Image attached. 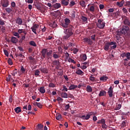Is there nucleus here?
Masks as SVG:
<instances>
[{"mask_svg":"<svg viewBox=\"0 0 130 130\" xmlns=\"http://www.w3.org/2000/svg\"><path fill=\"white\" fill-rule=\"evenodd\" d=\"M74 26L73 25H69L66 28H64V33L66 35L63 37V39L67 40L70 38V36H72L74 34Z\"/></svg>","mask_w":130,"mask_h":130,"instance_id":"f257e3e1","label":"nucleus"},{"mask_svg":"<svg viewBox=\"0 0 130 130\" xmlns=\"http://www.w3.org/2000/svg\"><path fill=\"white\" fill-rule=\"evenodd\" d=\"M96 26L99 29H103L105 27V22L103 21L102 19H99L98 20V22L96 23Z\"/></svg>","mask_w":130,"mask_h":130,"instance_id":"f03ea898","label":"nucleus"},{"mask_svg":"<svg viewBox=\"0 0 130 130\" xmlns=\"http://www.w3.org/2000/svg\"><path fill=\"white\" fill-rule=\"evenodd\" d=\"M64 23H61L60 25L62 28H68L70 26H72V25H70L71 23V20L69 18H66L64 20Z\"/></svg>","mask_w":130,"mask_h":130,"instance_id":"7ed1b4c3","label":"nucleus"},{"mask_svg":"<svg viewBox=\"0 0 130 130\" xmlns=\"http://www.w3.org/2000/svg\"><path fill=\"white\" fill-rule=\"evenodd\" d=\"M113 44H115V42H107L105 43L104 46V49L106 51H108L109 50V47H110V45H113Z\"/></svg>","mask_w":130,"mask_h":130,"instance_id":"20e7f679","label":"nucleus"},{"mask_svg":"<svg viewBox=\"0 0 130 130\" xmlns=\"http://www.w3.org/2000/svg\"><path fill=\"white\" fill-rule=\"evenodd\" d=\"M122 19L123 21V23L125 25H127V26H129L130 27L129 18L126 16L123 15L122 16Z\"/></svg>","mask_w":130,"mask_h":130,"instance_id":"39448f33","label":"nucleus"},{"mask_svg":"<svg viewBox=\"0 0 130 130\" xmlns=\"http://www.w3.org/2000/svg\"><path fill=\"white\" fill-rule=\"evenodd\" d=\"M1 4L3 8H8L10 5V2L9 0H1Z\"/></svg>","mask_w":130,"mask_h":130,"instance_id":"423d86ee","label":"nucleus"},{"mask_svg":"<svg viewBox=\"0 0 130 130\" xmlns=\"http://www.w3.org/2000/svg\"><path fill=\"white\" fill-rule=\"evenodd\" d=\"M127 31H129V27L126 25L123 26L121 30V33L122 34H126L127 33Z\"/></svg>","mask_w":130,"mask_h":130,"instance_id":"0eeeda50","label":"nucleus"},{"mask_svg":"<svg viewBox=\"0 0 130 130\" xmlns=\"http://www.w3.org/2000/svg\"><path fill=\"white\" fill-rule=\"evenodd\" d=\"M108 94L110 98L113 97V89L112 88V86H110V88L108 89Z\"/></svg>","mask_w":130,"mask_h":130,"instance_id":"6e6552de","label":"nucleus"},{"mask_svg":"<svg viewBox=\"0 0 130 130\" xmlns=\"http://www.w3.org/2000/svg\"><path fill=\"white\" fill-rule=\"evenodd\" d=\"M83 41L84 42L88 43V45H92V44H93V41H91L90 39L87 38L83 39Z\"/></svg>","mask_w":130,"mask_h":130,"instance_id":"1a4fd4ad","label":"nucleus"},{"mask_svg":"<svg viewBox=\"0 0 130 130\" xmlns=\"http://www.w3.org/2000/svg\"><path fill=\"white\" fill-rule=\"evenodd\" d=\"M75 73L77 75H78L79 76H84V72L81 70V69H80L79 68H78L76 70V71Z\"/></svg>","mask_w":130,"mask_h":130,"instance_id":"9d476101","label":"nucleus"},{"mask_svg":"<svg viewBox=\"0 0 130 130\" xmlns=\"http://www.w3.org/2000/svg\"><path fill=\"white\" fill-rule=\"evenodd\" d=\"M16 23L18 25H22L23 24V20L20 17H17L16 20Z\"/></svg>","mask_w":130,"mask_h":130,"instance_id":"9b49d317","label":"nucleus"},{"mask_svg":"<svg viewBox=\"0 0 130 130\" xmlns=\"http://www.w3.org/2000/svg\"><path fill=\"white\" fill-rule=\"evenodd\" d=\"M42 56L45 58L46 57V54L47 53V49H43L41 51Z\"/></svg>","mask_w":130,"mask_h":130,"instance_id":"f8f14e48","label":"nucleus"},{"mask_svg":"<svg viewBox=\"0 0 130 130\" xmlns=\"http://www.w3.org/2000/svg\"><path fill=\"white\" fill-rule=\"evenodd\" d=\"M61 4L62 6H68L70 4V0H62Z\"/></svg>","mask_w":130,"mask_h":130,"instance_id":"ddd939ff","label":"nucleus"},{"mask_svg":"<svg viewBox=\"0 0 130 130\" xmlns=\"http://www.w3.org/2000/svg\"><path fill=\"white\" fill-rule=\"evenodd\" d=\"M123 4H124V0H122L120 2H117V5L120 8H121V7H123Z\"/></svg>","mask_w":130,"mask_h":130,"instance_id":"4468645a","label":"nucleus"},{"mask_svg":"<svg viewBox=\"0 0 130 130\" xmlns=\"http://www.w3.org/2000/svg\"><path fill=\"white\" fill-rule=\"evenodd\" d=\"M43 126H44L43 125L41 124H38L36 126L37 130H43Z\"/></svg>","mask_w":130,"mask_h":130,"instance_id":"2eb2a0df","label":"nucleus"},{"mask_svg":"<svg viewBox=\"0 0 130 130\" xmlns=\"http://www.w3.org/2000/svg\"><path fill=\"white\" fill-rule=\"evenodd\" d=\"M99 96L100 97H102V96H106V91L105 90L101 91L99 94Z\"/></svg>","mask_w":130,"mask_h":130,"instance_id":"dca6fc26","label":"nucleus"},{"mask_svg":"<svg viewBox=\"0 0 130 130\" xmlns=\"http://www.w3.org/2000/svg\"><path fill=\"white\" fill-rule=\"evenodd\" d=\"M90 117V115L88 114H87L86 116L82 115L81 118L83 119H85L86 120H88V119H89Z\"/></svg>","mask_w":130,"mask_h":130,"instance_id":"f3484780","label":"nucleus"},{"mask_svg":"<svg viewBox=\"0 0 130 130\" xmlns=\"http://www.w3.org/2000/svg\"><path fill=\"white\" fill-rule=\"evenodd\" d=\"M40 71L41 73H43L44 74H48V70L46 68H41L40 69Z\"/></svg>","mask_w":130,"mask_h":130,"instance_id":"a211bd4d","label":"nucleus"},{"mask_svg":"<svg viewBox=\"0 0 130 130\" xmlns=\"http://www.w3.org/2000/svg\"><path fill=\"white\" fill-rule=\"evenodd\" d=\"M76 88H78V85H75L74 84H71L70 86L69 87V90H75V89H76Z\"/></svg>","mask_w":130,"mask_h":130,"instance_id":"6ab92c4d","label":"nucleus"},{"mask_svg":"<svg viewBox=\"0 0 130 130\" xmlns=\"http://www.w3.org/2000/svg\"><path fill=\"white\" fill-rule=\"evenodd\" d=\"M61 7V6L59 3H56L55 4L53 5V8H54V9H59V8H60Z\"/></svg>","mask_w":130,"mask_h":130,"instance_id":"aec40b11","label":"nucleus"},{"mask_svg":"<svg viewBox=\"0 0 130 130\" xmlns=\"http://www.w3.org/2000/svg\"><path fill=\"white\" fill-rule=\"evenodd\" d=\"M11 42H12V43H17V42H18V39H17L16 37H12L11 38Z\"/></svg>","mask_w":130,"mask_h":130,"instance_id":"412c9836","label":"nucleus"},{"mask_svg":"<svg viewBox=\"0 0 130 130\" xmlns=\"http://www.w3.org/2000/svg\"><path fill=\"white\" fill-rule=\"evenodd\" d=\"M126 58L124 59V60H125V61H128V60H129V59H130V53L129 52L126 53Z\"/></svg>","mask_w":130,"mask_h":130,"instance_id":"4be33fe9","label":"nucleus"},{"mask_svg":"<svg viewBox=\"0 0 130 130\" xmlns=\"http://www.w3.org/2000/svg\"><path fill=\"white\" fill-rule=\"evenodd\" d=\"M14 111H15L16 113H20L22 111V110H21V107H17L15 109Z\"/></svg>","mask_w":130,"mask_h":130,"instance_id":"5701e85b","label":"nucleus"},{"mask_svg":"<svg viewBox=\"0 0 130 130\" xmlns=\"http://www.w3.org/2000/svg\"><path fill=\"white\" fill-rule=\"evenodd\" d=\"M53 64L54 66H56L58 68H59V60H55L53 61Z\"/></svg>","mask_w":130,"mask_h":130,"instance_id":"b1692460","label":"nucleus"},{"mask_svg":"<svg viewBox=\"0 0 130 130\" xmlns=\"http://www.w3.org/2000/svg\"><path fill=\"white\" fill-rule=\"evenodd\" d=\"M39 91L42 94H44V93H45V88L44 86L41 87Z\"/></svg>","mask_w":130,"mask_h":130,"instance_id":"393cba45","label":"nucleus"},{"mask_svg":"<svg viewBox=\"0 0 130 130\" xmlns=\"http://www.w3.org/2000/svg\"><path fill=\"white\" fill-rule=\"evenodd\" d=\"M80 19L82 20L83 22H88V18L84 16L83 15L81 17Z\"/></svg>","mask_w":130,"mask_h":130,"instance_id":"a878e982","label":"nucleus"},{"mask_svg":"<svg viewBox=\"0 0 130 130\" xmlns=\"http://www.w3.org/2000/svg\"><path fill=\"white\" fill-rule=\"evenodd\" d=\"M80 5L81 6V7H82V8H86V2H85V1H80Z\"/></svg>","mask_w":130,"mask_h":130,"instance_id":"bb28decb","label":"nucleus"},{"mask_svg":"<svg viewBox=\"0 0 130 130\" xmlns=\"http://www.w3.org/2000/svg\"><path fill=\"white\" fill-rule=\"evenodd\" d=\"M11 74L12 76L15 77L16 75H18V71L17 70V69H15L13 71H12Z\"/></svg>","mask_w":130,"mask_h":130,"instance_id":"cd10ccee","label":"nucleus"},{"mask_svg":"<svg viewBox=\"0 0 130 130\" xmlns=\"http://www.w3.org/2000/svg\"><path fill=\"white\" fill-rule=\"evenodd\" d=\"M86 91L88 92H92L93 91V89H92V87L90 85H87L86 87Z\"/></svg>","mask_w":130,"mask_h":130,"instance_id":"c85d7f7f","label":"nucleus"},{"mask_svg":"<svg viewBox=\"0 0 130 130\" xmlns=\"http://www.w3.org/2000/svg\"><path fill=\"white\" fill-rule=\"evenodd\" d=\"M56 119L57 120H60L61 119V114L58 113L56 115Z\"/></svg>","mask_w":130,"mask_h":130,"instance_id":"c756f323","label":"nucleus"},{"mask_svg":"<svg viewBox=\"0 0 130 130\" xmlns=\"http://www.w3.org/2000/svg\"><path fill=\"white\" fill-rule=\"evenodd\" d=\"M61 96L62 98H68V93L66 92H62L61 93Z\"/></svg>","mask_w":130,"mask_h":130,"instance_id":"7c9ffc66","label":"nucleus"},{"mask_svg":"<svg viewBox=\"0 0 130 130\" xmlns=\"http://www.w3.org/2000/svg\"><path fill=\"white\" fill-rule=\"evenodd\" d=\"M5 11H6L8 14H10L11 12H13V9L10 8H6Z\"/></svg>","mask_w":130,"mask_h":130,"instance_id":"2f4dec72","label":"nucleus"},{"mask_svg":"<svg viewBox=\"0 0 130 130\" xmlns=\"http://www.w3.org/2000/svg\"><path fill=\"white\" fill-rule=\"evenodd\" d=\"M87 59V55L86 54H83L82 58V61H85Z\"/></svg>","mask_w":130,"mask_h":130,"instance_id":"473e14b6","label":"nucleus"},{"mask_svg":"<svg viewBox=\"0 0 130 130\" xmlns=\"http://www.w3.org/2000/svg\"><path fill=\"white\" fill-rule=\"evenodd\" d=\"M108 78L106 76H103L100 78V81H107Z\"/></svg>","mask_w":130,"mask_h":130,"instance_id":"72a5a7b5","label":"nucleus"},{"mask_svg":"<svg viewBox=\"0 0 130 130\" xmlns=\"http://www.w3.org/2000/svg\"><path fill=\"white\" fill-rule=\"evenodd\" d=\"M121 108V105L117 104L115 108V110H119V109H120Z\"/></svg>","mask_w":130,"mask_h":130,"instance_id":"f704fd0d","label":"nucleus"},{"mask_svg":"<svg viewBox=\"0 0 130 130\" xmlns=\"http://www.w3.org/2000/svg\"><path fill=\"white\" fill-rule=\"evenodd\" d=\"M29 45H31V46H34L35 47L37 46L36 43H35V42H34V41H31L30 42H29Z\"/></svg>","mask_w":130,"mask_h":130,"instance_id":"c9c22d12","label":"nucleus"},{"mask_svg":"<svg viewBox=\"0 0 130 130\" xmlns=\"http://www.w3.org/2000/svg\"><path fill=\"white\" fill-rule=\"evenodd\" d=\"M11 79H12V76L9 75L6 77V81L7 82H10L11 81Z\"/></svg>","mask_w":130,"mask_h":130,"instance_id":"e433bc0d","label":"nucleus"},{"mask_svg":"<svg viewBox=\"0 0 130 130\" xmlns=\"http://www.w3.org/2000/svg\"><path fill=\"white\" fill-rule=\"evenodd\" d=\"M38 27H39V25L37 24H35L33 26L31 27L33 29H35L36 30H37L38 29Z\"/></svg>","mask_w":130,"mask_h":130,"instance_id":"4c0bfd02","label":"nucleus"},{"mask_svg":"<svg viewBox=\"0 0 130 130\" xmlns=\"http://www.w3.org/2000/svg\"><path fill=\"white\" fill-rule=\"evenodd\" d=\"M52 16H53L54 17H58V13H57V11H54V12L52 13Z\"/></svg>","mask_w":130,"mask_h":130,"instance_id":"58836bf2","label":"nucleus"},{"mask_svg":"<svg viewBox=\"0 0 130 130\" xmlns=\"http://www.w3.org/2000/svg\"><path fill=\"white\" fill-rule=\"evenodd\" d=\"M125 7H127L128 8H130V1H126L125 3Z\"/></svg>","mask_w":130,"mask_h":130,"instance_id":"ea45409f","label":"nucleus"},{"mask_svg":"<svg viewBox=\"0 0 130 130\" xmlns=\"http://www.w3.org/2000/svg\"><path fill=\"white\" fill-rule=\"evenodd\" d=\"M89 80L90 81H91V82H96V80H95V77L93 76H90Z\"/></svg>","mask_w":130,"mask_h":130,"instance_id":"a19ab883","label":"nucleus"},{"mask_svg":"<svg viewBox=\"0 0 130 130\" xmlns=\"http://www.w3.org/2000/svg\"><path fill=\"white\" fill-rule=\"evenodd\" d=\"M49 87L50 88H54L55 87V84H54L53 83H50L49 84Z\"/></svg>","mask_w":130,"mask_h":130,"instance_id":"79ce46f5","label":"nucleus"},{"mask_svg":"<svg viewBox=\"0 0 130 130\" xmlns=\"http://www.w3.org/2000/svg\"><path fill=\"white\" fill-rule=\"evenodd\" d=\"M102 128L106 129L108 127V126H107V125H106V124L105 123L104 124H102Z\"/></svg>","mask_w":130,"mask_h":130,"instance_id":"37998d69","label":"nucleus"},{"mask_svg":"<svg viewBox=\"0 0 130 130\" xmlns=\"http://www.w3.org/2000/svg\"><path fill=\"white\" fill-rule=\"evenodd\" d=\"M72 51H73V53H74V54H77V52L79 51V49H78V48H74L72 50Z\"/></svg>","mask_w":130,"mask_h":130,"instance_id":"c03bdc74","label":"nucleus"},{"mask_svg":"<svg viewBox=\"0 0 130 130\" xmlns=\"http://www.w3.org/2000/svg\"><path fill=\"white\" fill-rule=\"evenodd\" d=\"M113 46H111V49H115L116 47H117V45H116V42H115V44H113Z\"/></svg>","mask_w":130,"mask_h":130,"instance_id":"a18cd8bd","label":"nucleus"},{"mask_svg":"<svg viewBox=\"0 0 130 130\" xmlns=\"http://www.w3.org/2000/svg\"><path fill=\"white\" fill-rule=\"evenodd\" d=\"M40 74V71L39 70H37L35 72V76H39V74Z\"/></svg>","mask_w":130,"mask_h":130,"instance_id":"49530a36","label":"nucleus"},{"mask_svg":"<svg viewBox=\"0 0 130 130\" xmlns=\"http://www.w3.org/2000/svg\"><path fill=\"white\" fill-rule=\"evenodd\" d=\"M36 104L37 105L38 107H39V108H42V105H41V104L40 103H36Z\"/></svg>","mask_w":130,"mask_h":130,"instance_id":"de8ad7c7","label":"nucleus"},{"mask_svg":"<svg viewBox=\"0 0 130 130\" xmlns=\"http://www.w3.org/2000/svg\"><path fill=\"white\" fill-rule=\"evenodd\" d=\"M90 12H94L95 11V7L93 6H91L89 9Z\"/></svg>","mask_w":130,"mask_h":130,"instance_id":"09e8293b","label":"nucleus"},{"mask_svg":"<svg viewBox=\"0 0 130 130\" xmlns=\"http://www.w3.org/2000/svg\"><path fill=\"white\" fill-rule=\"evenodd\" d=\"M13 35H14V36H16L18 38H20V35H19V34L18 32H14L13 33Z\"/></svg>","mask_w":130,"mask_h":130,"instance_id":"8fccbe9b","label":"nucleus"},{"mask_svg":"<svg viewBox=\"0 0 130 130\" xmlns=\"http://www.w3.org/2000/svg\"><path fill=\"white\" fill-rule=\"evenodd\" d=\"M65 56H66V59H69V57H70V54H69V53H68V52L67 51L65 53Z\"/></svg>","mask_w":130,"mask_h":130,"instance_id":"3c124183","label":"nucleus"},{"mask_svg":"<svg viewBox=\"0 0 130 130\" xmlns=\"http://www.w3.org/2000/svg\"><path fill=\"white\" fill-rule=\"evenodd\" d=\"M1 30L3 33H5L6 32V27H5L4 26H2Z\"/></svg>","mask_w":130,"mask_h":130,"instance_id":"603ef678","label":"nucleus"},{"mask_svg":"<svg viewBox=\"0 0 130 130\" xmlns=\"http://www.w3.org/2000/svg\"><path fill=\"white\" fill-rule=\"evenodd\" d=\"M47 56H50L51 54H52V50H50L49 52H47Z\"/></svg>","mask_w":130,"mask_h":130,"instance_id":"864d4df0","label":"nucleus"},{"mask_svg":"<svg viewBox=\"0 0 130 130\" xmlns=\"http://www.w3.org/2000/svg\"><path fill=\"white\" fill-rule=\"evenodd\" d=\"M4 52L5 55L7 56L8 57L9 56V52H8V50H4Z\"/></svg>","mask_w":130,"mask_h":130,"instance_id":"5fc2aeb1","label":"nucleus"},{"mask_svg":"<svg viewBox=\"0 0 130 130\" xmlns=\"http://www.w3.org/2000/svg\"><path fill=\"white\" fill-rule=\"evenodd\" d=\"M0 25H1L2 26H3V25H5V21H4L2 19H0Z\"/></svg>","mask_w":130,"mask_h":130,"instance_id":"6e6d98bb","label":"nucleus"},{"mask_svg":"<svg viewBox=\"0 0 130 130\" xmlns=\"http://www.w3.org/2000/svg\"><path fill=\"white\" fill-rule=\"evenodd\" d=\"M76 3L74 1H71L70 4V7H73V6H75Z\"/></svg>","mask_w":130,"mask_h":130,"instance_id":"4d7b16f0","label":"nucleus"},{"mask_svg":"<svg viewBox=\"0 0 130 130\" xmlns=\"http://www.w3.org/2000/svg\"><path fill=\"white\" fill-rule=\"evenodd\" d=\"M80 69H81V70H86V69H87V67L86 66V65H83L82 66H81Z\"/></svg>","mask_w":130,"mask_h":130,"instance_id":"13d9d810","label":"nucleus"},{"mask_svg":"<svg viewBox=\"0 0 130 130\" xmlns=\"http://www.w3.org/2000/svg\"><path fill=\"white\" fill-rule=\"evenodd\" d=\"M8 62L9 64H10L11 66L13 64V62H12V59H11V58L8 59Z\"/></svg>","mask_w":130,"mask_h":130,"instance_id":"bf43d9fd","label":"nucleus"},{"mask_svg":"<svg viewBox=\"0 0 130 130\" xmlns=\"http://www.w3.org/2000/svg\"><path fill=\"white\" fill-rule=\"evenodd\" d=\"M31 109H32V106H31V105H28L27 106V110L30 111H31Z\"/></svg>","mask_w":130,"mask_h":130,"instance_id":"052dcab7","label":"nucleus"},{"mask_svg":"<svg viewBox=\"0 0 130 130\" xmlns=\"http://www.w3.org/2000/svg\"><path fill=\"white\" fill-rule=\"evenodd\" d=\"M53 57H54V58H58V57H59L58 55H57L56 54H53Z\"/></svg>","mask_w":130,"mask_h":130,"instance_id":"680f3d73","label":"nucleus"},{"mask_svg":"<svg viewBox=\"0 0 130 130\" xmlns=\"http://www.w3.org/2000/svg\"><path fill=\"white\" fill-rule=\"evenodd\" d=\"M95 37H96V35H93L91 36V39H92V40H93V41H95Z\"/></svg>","mask_w":130,"mask_h":130,"instance_id":"e2e57ef3","label":"nucleus"},{"mask_svg":"<svg viewBox=\"0 0 130 130\" xmlns=\"http://www.w3.org/2000/svg\"><path fill=\"white\" fill-rule=\"evenodd\" d=\"M23 111H27V105H25L23 107Z\"/></svg>","mask_w":130,"mask_h":130,"instance_id":"0e129e2a","label":"nucleus"},{"mask_svg":"<svg viewBox=\"0 0 130 130\" xmlns=\"http://www.w3.org/2000/svg\"><path fill=\"white\" fill-rule=\"evenodd\" d=\"M121 56L122 57H126V53H122L121 54Z\"/></svg>","mask_w":130,"mask_h":130,"instance_id":"69168bd1","label":"nucleus"},{"mask_svg":"<svg viewBox=\"0 0 130 130\" xmlns=\"http://www.w3.org/2000/svg\"><path fill=\"white\" fill-rule=\"evenodd\" d=\"M122 11H123V13H125V14H126L127 13V10L126 9H125V8H123L122 9Z\"/></svg>","mask_w":130,"mask_h":130,"instance_id":"338daca9","label":"nucleus"},{"mask_svg":"<svg viewBox=\"0 0 130 130\" xmlns=\"http://www.w3.org/2000/svg\"><path fill=\"white\" fill-rule=\"evenodd\" d=\"M11 6H12V8H15V7H16V3L14 2H12Z\"/></svg>","mask_w":130,"mask_h":130,"instance_id":"774afa93","label":"nucleus"}]
</instances>
